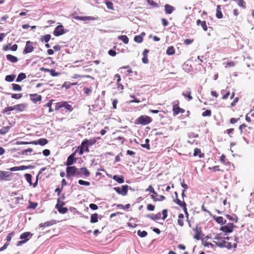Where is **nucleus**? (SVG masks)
<instances>
[{
    "label": "nucleus",
    "instance_id": "1",
    "mask_svg": "<svg viewBox=\"0 0 254 254\" xmlns=\"http://www.w3.org/2000/svg\"><path fill=\"white\" fill-rule=\"evenodd\" d=\"M229 239V237H217L214 238L213 242L220 248H226L228 249H230L232 248V245L230 242L227 241Z\"/></svg>",
    "mask_w": 254,
    "mask_h": 254
},
{
    "label": "nucleus",
    "instance_id": "2",
    "mask_svg": "<svg viewBox=\"0 0 254 254\" xmlns=\"http://www.w3.org/2000/svg\"><path fill=\"white\" fill-rule=\"evenodd\" d=\"M64 108V109L62 110V111L71 112L73 110V108L71 105H69L67 102H61L57 103L55 107V110H58Z\"/></svg>",
    "mask_w": 254,
    "mask_h": 254
},
{
    "label": "nucleus",
    "instance_id": "3",
    "mask_svg": "<svg viewBox=\"0 0 254 254\" xmlns=\"http://www.w3.org/2000/svg\"><path fill=\"white\" fill-rule=\"evenodd\" d=\"M175 194L176 195V198L174 199V201L182 207L187 217V219H188L189 213L187 210V204L185 201L183 200V201L181 200L178 198V193L177 192H175Z\"/></svg>",
    "mask_w": 254,
    "mask_h": 254
},
{
    "label": "nucleus",
    "instance_id": "4",
    "mask_svg": "<svg viewBox=\"0 0 254 254\" xmlns=\"http://www.w3.org/2000/svg\"><path fill=\"white\" fill-rule=\"evenodd\" d=\"M151 121L152 119L150 117L146 115H142L137 118L136 124L146 125L151 123Z\"/></svg>",
    "mask_w": 254,
    "mask_h": 254
},
{
    "label": "nucleus",
    "instance_id": "5",
    "mask_svg": "<svg viewBox=\"0 0 254 254\" xmlns=\"http://www.w3.org/2000/svg\"><path fill=\"white\" fill-rule=\"evenodd\" d=\"M79 173L78 172L77 168L74 166H68L66 168V176L67 177H69L71 176L78 175Z\"/></svg>",
    "mask_w": 254,
    "mask_h": 254
},
{
    "label": "nucleus",
    "instance_id": "6",
    "mask_svg": "<svg viewBox=\"0 0 254 254\" xmlns=\"http://www.w3.org/2000/svg\"><path fill=\"white\" fill-rule=\"evenodd\" d=\"M128 187H129L127 185H124L122 186V189L120 187H115L114 189L118 193L123 195H126L127 193Z\"/></svg>",
    "mask_w": 254,
    "mask_h": 254
},
{
    "label": "nucleus",
    "instance_id": "7",
    "mask_svg": "<svg viewBox=\"0 0 254 254\" xmlns=\"http://www.w3.org/2000/svg\"><path fill=\"white\" fill-rule=\"evenodd\" d=\"M177 103L175 104L173 106V111L174 116H176L179 113H184L185 110L179 106V101H177Z\"/></svg>",
    "mask_w": 254,
    "mask_h": 254
},
{
    "label": "nucleus",
    "instance_id": "8",
    "mask_svg": "<svg viewBox=\"0 0 254 254\" xmlns=\"http://www.w3.org/2000/svg\"><path fill=\"white\" fill-rule=\"evenodd\" d=\"M234 224L231 223H228L226 225L222 226L220 230L225 233H231L233 231Z\"/></svg>",
    "mask_w": 254,
    "mask_h": 254
},
{
    "label": "nucleus",
    "instance_id": "9",
    "mask_svg": "<svg viewBox=\"0 0 254 254\" xmlns=\"http://www.w3.org/2000/svg\"><path fill=\"white\" fill-rule=\"evenodd\" d=\"M64 205V202H62L61 203H60V199H58V203L56 205V208L58 209V211L61 214H64L66 213L68 211V209L66 207H63V205Z\"/></svg>",
    "mask_w": 254,
    "mask_h": 254
},
{
    "label": "nucleus",
    "instance_id": "10",
    "mask_svg": "<svg viewBox=\"0 0 254 254\" xmlns=\"http://www.w3.org/2000/svg\"><path fill=\"white\" fill-rule=\"evenodd\" d=\"M33 50L34 47L32 46V43L30 41H27L26 43L25 47L23 52V54H27L30 53L32 52Z\"/></svg>",
    "mask_w": 254,
    "mask_h": 254
},
{
    "label": "nucleus",
    "instance_id": "11",
    "mask_svg": "<svg viewBox=\"0 0 254 254\" xmlns=\"http://www.w3.org/2000/svg\"><path fill=\"white\" fill-rule=\"evenodd\" d=\"M65 33L64 29L62 25H59L55 28L54 31V34L56 36H59Z\"/></svg>",
    "mask_w": 254,
    "mask_h": 254
},
{
    "label": "nucleus",
    "instance_id": "12",
    "mask_svg": "<svg viewBox=\"0 0 254 254\" xmlns=\"http://www.w3.org/2000/svg\"><path fill=\"white\" fill-rule=\"evenodd\" d=\"M84 151L89 152V148L86 141L83 140L80 146L79 154L82 155Z\"/></svg>",
    "mask_w": 254,
    "mask_h": 254
},
{
    "label": "nucleus",
    "instance_id": "13",
    "mask_svg": "<svg viewBox=\"0 0 254 254\" xmlns=\"http://www.w3.org/2000/svg\"><path fill=\"white\" fill-rule=\"evenodd\" d=\"M75 153H72L71 155H70L67 159L66 162V165L67 166H69L71 165H72L74 162L75 161V159L74 158Z\"/></svg>",
    "mask_w": 254,
    "mask_h": 254
},
{
    "label": "nucleus",
    "instance_id": "14",
    "mask_svg": "<svg viewBox=\"0 0 254 254\" xmlns=\"http://www.w3.org/2000/svg\"><path fill=\"white\" fill-rule=\"evenodd\" d=\"M48 143V140L45 138H40L38 140H35L33 141L32 142H30V143L37 145L40 144L41 145H45Z\"/></svg>",
    "mask_w": 254,
    "mask_h": 254
},
{
    "label": "nucleus",
    "instance_id": "15",
    "mask_svg": "<svg viewBox=\"0 0 254 254\" xmlns=\"http://www.w3.org/2000/svg\"><path fill=\"white\" fill-rule=\"evenodd\" d=\"M31 100L34 103H36L38 101H40L42 100V97L40 95L37 94H32L30 95Z\"/></svg>",
    "mask_w": 254,
    "mask_h": 254
},
{
    "label": "nucleus",
    "instance_id": "16",
    "mask_svg": "<svg viewBox=\"0 0 254 254\" xmlns=\"http://www.w3.org/2000/svg\"><path fill=\"white\" fill-rule=\"evenodd\" d=\"M74 19L77 20L86 21V20H93L94 18L92 16H76Z\"/></svg>",
    "mask_w": 254,
    "mask_h": 254
},
{
    "label": "nucleus",
    "instance_id": "17",
    "mask_svg": "<svg viewBox=\"0 0 254 254\" xmlns=\"http://www.w3.org/2000/svg\"><path fill=\"white\" fill-rule=\"evenodd\" d=\"M8 172L0 171V180H7L6 178L10 175Z\"/></svg>",
    "mask_w": 254,
    "mask_h": 254
},
{
    "label": "nucleus",
    "instance_id": "18",
    "mask_svg": "<svg viewBox=\"0 0 254 254\" xmlns=\"http://www.w3.org/2000/svg\"><path fill=\"white\" fill-rule=\"evenodd\" d=\"M13 107V111L22 112L25 109L26 106L24 104H20L14 105Z\"/></svg>",
    "mask_w": 254,
    "mask_h": 254
},
{
    "label": "nucleus",
    "instance_id": "19",
    "mask_svg": "<svg viewBox=\"0 0 254 254\" xmlns=\"http://www.w3.org/2000/svg\"><path fill=\"white\" fill-rule=\"evenodd\" d=\"M164 7L165 13L168 14H171L175 9L174 6L169 4H165Z\"/></svg>",
    "mask_w": 254,
    "mask_h": 254
},
{
    "label": "nucleus",
    "instance_id": "20",
    "mask_svg": "<svg viewBox=\"0 0 254 254\" xmlns=\"http://www.w3.org/2000/svg\"><path fill=\"white\" fill-rule=\"evenodd\" d=\"M196 25L198 26L200 25L203 30L205 31H206L208 29L206 22L205 21H201L200 20L198 19L196 21Z\"/></svg>",
    "mask_w": 254,
    "mask_h": 254
},
{
    "label": "nucleus",
    "instance_id": "21",
    "mask_svg": "<svg viewBox=\"0 0 254 254\" xmlns=\"http://www.w3.org/2000/svg\"><path fill=\"white\" fill-rule=\"evenodd\" d=\"M216 16L218 19H221L223 17V15L221 10V6L220 5H218L217 6Z\"/></svg>",
    "mask_w": 254,
    "mask_h": 254
},
{
    "label": "nucleus",
    "instance_id": "22",
    "mask_svg": "<svg viewBox=\"0 0 254 254\" xmlns=\"http://www.w3.org/2000/svg\"><path fill=\"white\" fill-rule=\"evenodd\" d=\"M178 224L181 226L183 227L184 225V215L183 214L181 213L178 216Z\"/></svg>",
    "mask_w": 254,
    "mask_h": 254
},
{
    "label": "nucleus",
    "instance_id": "23",
    "mask_svg": "<svg viewBox=\"0 0 254 254\" xmlns=\"http://www.w3.org/2000/svg\"><path fill=\"white\" fill-rule=\"evenodd\" d=\"M195 234L193 236L194 239L198 240L200 239V233H201V230L200 228H198L197 226H196L194 229Z\"/></svg>",
    "mask_w": 254,
    "mask_h": 254
},
{
    "label": "nucleus",
    "instance_id": "24",
    "mask_svg": "<svg viewBox=\"0 0 254 254\" xmlns=\"http://www.w3.org/2000/svg\"><path fill=\"white\" fill-rule=\"evenodd\" d=\"M41 70L47 71L49 72L50 74L53 76H57L60 74V73L59 72H56L55 70L54 69H46L44 67H42L41 68Z\"/></svg>",
    "mask_w": 254,
    "mask_h": 254
},
{
    "label": "nucleus",
    "instance_id": "25",
    "mask_svg": "<svg viewBox=\"0 0 254 254\" xmlns=\"http://www.w3.org/2000/svg\"><path fill=\"white\" fill-rule=\"evenodd\" d=\"M193 156H198L199 158H203L204 156V154L201 152V150L199 148H195L194 150Z\"/></svg>",
    "mask_w": 254,
    "mask_h": 254
},
{
    "label": "nucleus",
    "instance_id": "26",
    "mask_svg": "<svg viewBox=\"0 0 254 254\" xmlns=\"http://www.w3.org/2000/svg\"><path fill=\"white\" fill-rule=\"evenodd\" d=\"M6 57L7 60L12 63H15L18 62V58L14 56L9 54L7 55Z\"/></svg>",
    "mask_w": 254,
    "mask_h": 254
},
{
    "label": "nucleus",
    "instance_id": "27",
    "mask_svg": "<svg viewBox=\"0 0 254 254\" xmlns=\"http://www.w3.org/2000/svg\"><path fill=\"white\" fill-rule=\"evenodd\" d=\"M234 1H236L237 2L238 5L243 8L246 9L247 7L246 2L244 0H234Z\"/></svg>",
    "mask_w": 254,
    "mask_h": 254
},
{
    "label": "nucleus",
    "instance_id": "28",
    "mask_svg": "<svg viewBox=\"0 0 254 254\" xmlns=\"http://www.w3.org/2000/svg\"><path fill=\"white\" fill-rule=\"evenodd\" d=\"M113 179L117 181L118 183L122 184L124 182V178L123 176H119L118 175H114L113 177Z\"/></svg>",
    "mask_w": 254,
    "mask_h": 254
},
{
    "label": "nucleus",
    "instance_id": "29",
    "mask_svg": "<svg viewBox=\"0 0 254 254\" xmlns=\"http://www.w3.org/2000/svg\"><path fill=\"white\" fill-rule=\"evenodd\" d=\"M191 91L189 89V90L184 91L183 93V95L185 97H188L189 100L190 101L192 99V97L191 96Z\"/></svg>",
    "mask_w": 254,
    "mask_h": 254
},
{
    "label": "nucleus",
    "instance_id": "30",
    "mask_svg": "<svg viewBox=\"0 0 254 254\" xmlns=\"http://www.w3.org/2000/svg\"><path fill=\"white\" fill-rule=\"evenodd\" d=\"M175 53V50L173 46H170L166 51V54L168 55H173Z\"/></svg>",
    "mask_w": 254,
    "mask_h": 254
},
{
    "label": "nucleus",
    "instance_id": "31",
    "mask_svg": "<svg viewBox=\"0 0 254 254\" xmlns=\"http://www.w3.org/2000/svg\"><path fill=\"white\" fill-rule=\"evenodd\" d=\"M118 39L122 40L125 44H127L128 43L129 40L126 35H121L118 36Z\"/></svg>",
    "mask_w": 254,
    "mask_h": 254
},
{
    "label": "nucleus",
    "instance_id": "32",
    "mask_svg": "<svg viewBox=\"0 0 254 254\" xmlns=\"http://www.w3.org/2000/svg\"><path fill=\"white\" fill-rule=\"evenodd\" d=\"M214 219L219 224H224L226 223V220H224V219L221 216L214 217Z\"/></svg>",
    "mask_w": 254,
    "mask_h": 254
},
{
    "label": "nucleus",
    "instance_id": "33",
    "mask_svg": "<svg viewBox=\"0 0 254 254\" xmlns=\"http://www.w3.org/2000/svg\"><path fill=\"white\" fill-rule=\"evenodd\" d=\"M98 215L97 213H94L91 216L90 222L92 223H96L98 222Z\"/></svg>",
    "mask_w": 254,
    "mask_h": 254
},
{
    "label": "nucleus",
    "instance_id": "34",
    "mask_svg": "<svg viewBox=\"0 0 254 254\" xmlns=\"http://www.w3.org/2000/svg\"><path fill=\"white\" fill-rule=\"evenodd\" d=\"M10 128V126L4 127L1 129H0V134H6L9 130Z\"/></svg>",
    "mask_w": 254,
    "mask_h": 254
},
{
    "label": "nucleus",
    "instance_id": "35",
    "mask_svg": "<svg viewBox=\"0 0 254 254\" xmlns=\"http://www.w3.org/2000/svg\"><path fill=\"white\" fill-rule=\"evenodd\" d=\"M26 77L25 73H20L18 74L17 79H16V81L17 82H19L21 81L22 80L25 79Z\"/></svg>",
    "mask_w": 254,
    "mask_h": 254
},
{
    "label": "nucleus",
    "instance_id": "36",
    "mask_svg": "<svg viewBox=\"0 0 254 254\" xmlns=\"http://www.w3.org/2000/svg\"><path fill=\"white\" fill-rule=\"evenodd\" d=\"M15 77V75L14 74L6 75L5 77V80L7 82H12Z\"/></svg>",
    "mask_w": 254,
    "mask_h": 254
},
{
    "label": "nucleus",
    "instance_id": "37",
    "mask_svg": "<svg viewBox=\"0 0 254 254\" xmlns=\"http://www.w3.org/2000/svg\"><path fill=\"white\" fill-rule=\"evenodd\" d=\"M224 66L225 68L234 67L236 65V63L233 61L228 62L224 63Z\"/></svg>",
    "mask_w": 254,
    "mask_h": 254
},
{
    "label": "nucleus",
    "instance_id": "38",
    "mask_svg": "<svg viewBox=\"0 0 254 254\" xmlns=\"http://www.w3.org/2000/svg\"><path fill=\"white\" fill-rule=\"evenodd\" d=\"M31 236H32V234L30 232H25L20 235V239H22V240H23V239L26 240V239H27V238L28 237Z\"/></svg>",
    "mask_w": 254,
    "mask_h": 254
},
{
    "label": "nucleus",
    "instance_id": "39",
    "mask_svg": "<svg viewBox=\"0 0 254 254\" xmlns=\"http://www.w3.org/2000/svg\"><path fill=\"white\" fill-rule=\"evenodd\" d=\"M226 217L230 221H235V222H237L238 220V218L237 216L236 215H234V216H231L228 214L226 215Z\"/></svg>",
    "mask_w": 254,
    "mask_h": 254
},
{
    "label": "nucleus",
    "instance_id": "40",
    "mask_svg": "<svg viewBox=\"0 0 254 254\" xmlns=\"http://www.w3.org/2000/svg\"><path fill=\"white\" fill-rule=\"evenodd\" d=\"M105 3L106 4L107 7L108 9H111V10L114 9V6H113V3L112 2H111V1L106 0H105Z\"/></svg>",
    "mask_w": 254,
    "mask_h": 254
},
{
    "label": "nucleus",
    "instance_id": "41",
    "mask_svg": "<svg viewBox=\"0 0 254 254\" xmlns=\"http://www.w3.org/2000/svg\"><path fill=\"white\" fill-rule=\"evenodd\" d=\"M51 37V36L50 34H47L44 36H43L41 40L42 41H44L45 43H47L49 41Z\"/></svg>",
    "mask_w": 254,
    "mask_h": 254
},
{
    "label": "nucleus",
    "instance_id": "42",
    "mask_svg": "<svg viewBox=\"0 0 254 254\" xmlns=\"http://www.w3.org/2000/svg\"><path fill=\"white\" fill-rule=\"evenodd\" d=\"M80 172L82 173L85 177H88L90 175V173L86 168H80Z\"/></svg>",
    "mask_w": 254,
    "mask_h": 254
},
{
    "label": "nucleus",
    "instance_id": "43",
    "mask_svg": "<svg viewBox=\"0 0 254 254\" xmlns=\"http://www.w3.org/2000/svg\"><path fill=\"white\" fill-rule=\"evenodd\" d=\"M25 177L27 182L30 185L32 184V176L30 174H25Z\"/></svg>",
    "mask_w": 254,
    "mask_h": 254
},
{
    "label": "nucleus",
    "instance_id": "44",
    "mask_svg": "<svg viewBox=\"0 0 254 254\" xmlns=\"http://www.w3.org/2000/svg\"><path fill=\"white\" fill-rule=\"evenodd\" d=\"M12 89L14 91H20L22 90L21 87L18 84H12Z\"/></svg>",
    "mask_w": 254,
    "mask_h": 254
},
{
    "label": "nucleus",
    "instance_id": "45",
    "mask_svg": "<svg viewBox=\"0 0 254 254\" xmlns=\"http://www.w3.org/2000/svg\"><path fill=\"white\" fill-rule=\"evenodd\" d=\"M57 222L56 220H52L51 221H47L44 223V225L46 227H49L50 226H52L55 224H56Z\"/></svg>",
    "mask_w": 254,
    "mask_h": 254
},
{
    "label": "nucleus",
    "instance_id": "46",
    "mask_svg": "<svg viewBox=\"0 0 254 254\" xmlns=\"http://www.w3.org/2000/svg\"><path fill=\"white\" fill-rule=\"evenodd\" d=\"M137 235L141 238H144L147 235V233L145 231H141L140 230H138L137 231Z\"/></svg>",
    "mask_w": 254,
    "mask_h": 254
},
{
    "label": "nucleus",
    "instance_id": "47",
    "mask_svg": "<svg viewBox=\"0 0 254 254\" xmlns=\"http://www.w3.org/2000/svg\"><path fill=\"white\" fill-rule=\"evenodd\" d=\"M85 141H86V143L87 144L88 146H90L93 145L95 142H96V139H90L88 140L87 139H85L84 140Z\"/></svg>",
    "mask_w": 254,
    "mask_h": 254
},
{
    "label": "nucleus",
    "instance_id": "48",
    "mask_svg": "<svg viewBox=\"0 0 254 254\" xmlns=\"http://www.w3.org/2000/svg\"><path fill=\"white\" fill-rule=\"evenodd\" d=\"M211 111L210 110H207L202 113V116L205 117H210L211 116Z\"/></svg>",
    "mask_w": 254,
    "mask_h": 254
},
{
    "label": "nucleus",
    "instance_id": "49",
    "mask_svg": "<svg viewBox=\"0 0 254 254\" xmlns=\"http://www.w3.org/2000/svg\"><path fill=\"white\" fill-rule=\"evenodd\" d=\"M143 38L140 35L135 36L134 38V41L137 43H140L142 42Z\"/></svg>",
    "mask_w": 254,
    "mask_h": 254
},
{
    "label": "nucleus",
    "instance_id": "50",
    "mask_svg": "<svg viewBox=\"0 0 254 254\" xmlns=\"http://www.w3.org/2000/svg\"><path fill=\"white\" fill-rule=\"evenodd\" d=\"M78 184L80 185H84L86 186H89L90 185V182L84 181L82 180H79L78 182Z\"/></svg>",
    "mask_w": 254,
    "mask_h": 254
},
{
    "label": "nucleus",
    "instance_id": "51",
    "mask_svg": "<svg viewBox=\"0 0 254 254\" xmlns=\"http://www.w3.org/2000/svg\"><path fill=\"white\" fill-rule=\"evenodd\" d=\"M146 191H149L150 192H153V193L155 194L156 195L155 196H153V195H152V198L154 199H155V197H156L157 195V194L155 192V191H154V189L151 186H150L147 190H146Z\"/></svg>",
    "mask_w": 254,
    "mask_h": 254
},
{
    "label": "nucleus",
    "instance_id": "52",
    "mask_svg": "<svg viewBox=\"0 0 254 254\" xmlns=\"http://www.w3.org/2000/svg\"><path fill=\"white\" fill-rule=\"evenodd\" d=\"M18 171L19 170H26V169H30V168H32V166H31V165H29V166H19L18 167Z\"/></svg>",
    "mask_w": 254,
    "mask_h": 254
},
{
    "label": "nucleus",
    "instance_id": "53",
    "mask_svg": "<svg viewBox=\"0 0 254 254\" xmlns=\"http://www.w3.org/2000/svg\"><path fill=\"white\" fill-rule=\"evenodd\" d=\"M22 95L21 93L12 94L11 97L13 99H19L22 97Z\"/></svg>",
    "mask_w": 254,
    "mask_h": 254
},
{
    "label": "nucleus",
    "instance_id": "54",
    "mask_svg": "<svg viewBox=\"0 0 254 254\" xmlns=\"http://www.w3.org/2000/svg\"><path fill=\"white\" fill-rule=\"evenodd\" d=\"M162 219L165 220L168 216V210L164 209L162 212Z\"/></svg>",
    "mask_w": 254,
    "mask_h": 254
},
{
    "label": "nucleus",
    "instance_id": "55",
    "mask_svg": "<svg viewBox=\"0 0 254 254\" xmlns=\"http://www.w3.org/2000/svg\"><path fill=\"white\" fill-rule=\"evenodd\" d=\"M13 106H9V107H7L6 108H5L2 112V113L4 114V113H7V112H9V111H13Z\"/></svg>",
    "mask_w": 254,
    "mask_h": 254
},
{
    "label": "nucleus",
    "instance_id": "56",
    "mask_svg": "<svg viewBox=\"0 0 254 254\" xmlns=\"http://www.w3.org/2000/svg\"><path fill=\"white\" fill-rule=\"evenodd\" d=\"M33 151L32 148H28L24 150H22L21 152L22 155H27L28 153H31Z\"/></svg>",
    "mask_w": 254,
    "mask_h": 254
},
{
    "label": "nucleus",
    "instance_id": "57",
    "mask_svg": "<svg viewBox=\"0 0 254 254\" xmlns=\"http://www.w3.org/2000/svg\"><path fill=\"white\" fill-rule=\"evenodd\" d=\"M52 101L50 100L47 104H46V106L49 108V112H52L53 111V109H52Z\"/></svg>",
    "mask_w": 254,
    "mask_h": 254
},
{
    "label": "nucleus",
    "instance_id": "58",
    "mask_svg": "<svg viewBox=\"0 0 254 254\" xmlns=\"http://www.w3.org/2000/svg\"><path fill=\"white\" fill-rule=\"evenodd\" d=\"M193 39H187L184 40V44L188 45L191 44L193 42Z\"/></svg>",
    "mask_w": 254,
    "mask_h": 254
},
{
    "label": "nucleus",
    "instance_id": "59",
    "mask_svg": "<svg viewBox=\"0 0 254 254\" xmlns=\"http://www.w3.org/2000/svg\"><path fill=\"white\" fill-rule=\"evenodd\" d=\"M148 3L151 6L154 7L157 6V3L154 2L153 0H147Z\"/></svg>",
    "mask_w": 254,
    "mask_h": 254
},
{
    "label": "nucleus",
    "instance_id": "60",
    "mask_svg": "<svg viewBox=\"0 0 254 254\" xmlns=\"http://www.w3.org/2000/svg\"><path fill=\"white\" fill-rule=\"evenodd\" d=\"M239 97H236L234 98V100L231 103V106L232 107H234L236 106V103L239 101Z\"/></svg>",
    "mask_w": 254,
    "mask_h": 254
},
{
    "label": "nucleus",
    "instance_id": "61",
    "mask_svg": "<svg viewBox=\"0 0 254 254\" xmlns=\"http://www.w3.org/2000/svg\"><path fill=\"white\" fill-rule=\"evenodd\" d=\"M89 207L92 210H96L98 209V206L96 204L91 203L89 204Z\"/></svg>",
    "mask_w": 254,
    "mask_h": 254
},
{
    "label": "nucleus",
    "instance_id": "62",
    "mask_svg": "<svg viewBox=\"0 0 254 254\" xmlns=\"http://www.w3.org/2000/svg\"><path fill=\"white\" fill-rule=\"evenodd\" d=\"M43 154L45 156H48L50 154V151L49 149H45L43 151Z\"/></svg>",
    "mask_w": 254,
    "mask_h": 254
},
{
    "label": "nucleus",
    "instance_id": "63",
    "mask_svg": "<svg viewBox=\"0 0 254 254\" xmlns=\"http://www.w3.org/2000/svg\"><path fill=\"white\" fill-rule=\"evenodd\" d=\"M108 54L109 55L113 57L115 56L117 54L116 51L113 50H110L108 52Z\"/></svg>",
    "mask_w": 254,
    "mask_h": 254
},
{
    "label": "nucleus",
    "instance_id": "64",
    "mask_svg": "<svg viewBox=\"0 0 254 254\" xmlns=\"http://www.w3.org/2000/svg\"><path fill=\"white\" fill-rule=\"evenodd\" d=\"M220 161L223 164H226V157L224 154H222L220 157Z\"/></svg>",
    "mask_w": 254,
    "mask_h": 254
}]
</instances>
